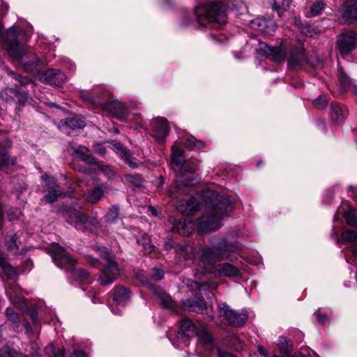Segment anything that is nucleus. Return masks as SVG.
<instances>
[{
    "label": "nucleus",
    "instance_id": "f257e3e1",
    "mask_svg": "<svg viewBox=\"0 0 357 357\" xmlns=\"http://www.w3.org/2000/svg\"><path fill=\"white\" fill-rule=\"evenodd\" d=\"M234 208L233 203L229 197H225L214 207L208 209L197 223L182 218L174 224L172 230L182 236H188L192 232L197 225L198 232L201 234L213 231L221 227L222 218L229 215Z\"/></svg>",
    "mask_w": 357,
    "mask_h": 357
},
{
    "label": "nucleus",
    "instance_id": "f03ea898",
    "mask_svg": "<svg viewBox=\"0 0 357 357\" xmlns=\"http://www.w3.org/2000/svg\"><path fill=\"white\" fill-rule=\"evenodd\" d=\"M171 151V165L177 172L174 190L169 189L168 195L172 199H178L188 193L194 183L193 173L197 165L192 159H185L184 151L178 143L172 146Z\"/></svg>",
    "mask_w": 357,
    "mask_h": 357
},
{
    "label": "nucleus",
    "instance_id": "7ed1b4c3",
    "mask_svg": "<svg viewBox=\"0 0 357 357\" xmlns=\"http://www.w3.org/2000/svg\"><path fill=\"white\" fill-rule=\"evenodd\" d=\"M79 96L96 109L108 112L113 118L123 121L129 114L126 105L117 99H113L112 93L101 86L90 90H80Z\"/></svg>",
    "mask_w": 357,
    "mask_h": 357
},
{
    "label": "nucleus",
    "instance_id": "20e7f679",
    "mask_svg": "<svg viewBox=\"0 0 357 357\" xmlns=\"http://www.w3.org/2000/svg\"><path fill=\"white\" fill-rule=\"evenodd\" d=\"M193 17L200 26H205V22L221 26L227 20V6L219 0H201L195 8Z\"/></svg>",
    "mask_w": 357,
    "mask_h": 357
},
{
    "label": "nucleus",
    "instance_id": "39448f33",
    "mask_svg": "<svg viewBox=\"0 0 357 357\" xmlns=\"http://www.w3.org/2000/svg\"><path fill=\"white\" fill-rule=\"evenodd\" d=\"M197 336L198 342L206 349L211 351L214 348L212 336L207 332L205 326L199 323L195 324L188 319H183L180 326V330L176 335L179 342L187 343L190 337Z\"/></svg>",
    "mask_w": 357,
    "mask_h": 357
},
{
    "label": "nucleus",
    "instance_id": "423d86ee",
    "mask_svg": "<svg viewBox=\"0 0 357 357\" xmlns=\"http://www.w3.org/2000/svg\"><path fill=\"white\" fill-rule=\"evenodd\" d=\"M49 252L54 264L61 268L72 272L75 280L84 281L89 278V275L86 271L82 268H75L76 260L70 257L66 250L59 243H52L49 248Z\"/></svg>",
    "mask_w": 357,
    "mask_h": 357
},
{
    "label": "nucleus",
    "instance_id": "0eeeda50",
    "mask_svg": "<svg viewBox=\"0 0 357 357\" xmlns=\"http://www.w3.org/2000/svg\"><path fill=\"white\" fill-rule=\"evenodd\" d=\"M101 257L105 261V264L101 271L98 281L102 285H109L112 284L120 275L121 269L114 258L107 250H103L101 252Z\"/></svg>",
    "mask_w": 357,
    "mask_h": 357
},
{
    "label": "nucleus",
    "instance_id": "6e6552de",
    "mask_svg": "<svg viewBox=\"0 0 357 357\" xmlns=\"http://www.w3.org/2000/svg\"><path fill=\"white\" fill-rule=\"evenodd\" d=\"M336 236L337 243L340 242L348 243L349 247L343 250L346 261L350 264L357 263V231L347 229L342 233L341 239L337 236V231L335 228L333 229Z\"/></svg>",
    "mask_w": 357,
    "mask_h": 357
},
{
    "label": "nucleus",
    "instance_id": "1a4fd4ad",
    "mask_svg": "<svg viewBox=\"0 0 357 357\" xmlns=\"http://www.w3.org/2000/svg\"><path fill=\"white\" fill-rule=\"evenodd\" d=\"M219 315L225 319L229 325L241 327L244 325L248 314L245 311L241 312L231 310L225 303H218Z\"/></svg>",
    "mask_w": 357,
    "mask_h": 357
},
{
    "label": "nucleus",
    "instance_id": "9d476101",
    "mask_svg": "<svg viewBox=\"0 0 357 357\" xmlns=\"http://www.w3.org/2000/svg\"><path fill=\"white\" fill-rule=\"evenodd\" d=\"M337 48L342 55H347L357 46V33L352 30L342 32L337 38Z\"/></svg>",
    "mask_w": 357,
    "mask_h": 357
},
{
    "label": "nucleus",
    "instance_id": "9b49d317",
    "mask_svg": "<svg viewBox=\"0 0 357 357\" xmlns=\"http://www.w3.org/2000/svg\"><path fill=\"white\" fill-rule=\"evenodd\" d=\"M340 16L348 24L357 22V0H345L340 7Z\"/></svg>",
    "mask_w": 357,
    "mask_h": 357
},
{
    "label": "nucleus",
    "instance_id": "f8f14e48",
    "mask_svg": "<svg viewBox=\"0 0 357 357\" xmlns=\"http://www.w3.org/2000/svg\"><path fill=\"white\" fill-rule=\"evenodd\" d=\"M43 186L50 190L48 194L45 196V198L48 202L52 203L57 200L59 197H65L66 193L61 192L58 189V187H55V183L53 178L49 176L47 174H45L41 176Z\"/></svg>",
    "mask_w": 357,
    "mask_h": 357
},
{
    "label": "nucleus",
    "instance_id": "ddd939ff",
    "mask_svg": "<svg viewBox=\"0 0 357 357\" xmlns=\"http://www.w3.org/2000/svg\"><path fill=\"white\" fill-rule=\"evenodd\" d=\"M176 208L181 213L190 215H194L199 211V204L194 197L188 199H181L176 203Z\"/></svg>",
    "mask_w": 357,
    "mask_h": 357
},
{
    "label": "nucleus",
    "instance_id": "4468645a",
    "mask_svg": "<svg viewBox=\"0 0 357 357\" xmlns=\"http://www.w3.org/2000/svg\"><path fill=\"white\" fill-rule=\"evenodd\" d=\"M153 137L159 142H163L169 132V126L166 119L157 118L154 121Z\"/></svg>",
    "mask_w": 357,
    "mask_h": 357
},
{
    "label": "nucleus",
    "instance_id": "2eb2a0df",
    "mask_svg": "<svg viewBox=\"0 0 357 357\" xmlns=\"http://www.w3.org/2000/svg\"><path fill=\"white\" fill-rule=\"evenodd\" d=\"M64 215L66 221L77 229H82L88 220L84 213L76 210L67 211Z\"/></svg>",
    "mask_w": 357,
    "mask_h": 357
},
{
    "label": "nucleus",
    "instance_id": "dca6fc26",
    "mask_svg": "<svg viewBox=\"0 0 357 357\" xmlns=\"http://www.w3.org/2000/svg\"><path fill=\"white\" fill-rule=\"evenodd\" d=\"M213 273L215 276L231 278L240 275V270L238 267L230 263H223L217 265Z\"/></svg>",
    "mask_w": 357,
    "mask_h": 357
},
{
    "label": "nucleus",
    "instance_id": "f3484780",
    "mask_svg": "<svg viewBox=\"0 0 357 357\" xmlns=\"http://www.w3.org/2000/svg\"><path fill=\"white\" fill-rule=\"evenodd\" d=\"M252 27L266 34H271L276 29V24L272 20L257 18L251 22Z\"/></svg>",
    "mask_w": 357,
    "mask_h": 357
},
{
    "label": "nucleus",
    "instance_id": "a211bd4d",
    "mask_svg": "<svg viewBox=\"0 0 357 357\" xmlns=\"http://www.w3.org/2000/svg\"><path fill=\"white\" fill-rule=\"evenodd\" d=\"M45 82L52 85L59 86L66 80V75L60 70L49 69L43 74Z\"/></svg>",
    "mask_w": 357,
    "mask_h": 357
},
{
    "label": "nucleus",
    "instance_id": "6ab92c4d",
    "mask_svg": "<svg viewBox=\"0 0 357 357\" xmlns=\"http://www.w3.org/2000/svg\"><path fill=\"white\" fill-rule=\"evenodd\" d=\"M113 300L119 305H124L130 298L129 289L123 286L118 285L113 290Z\"/></svg>",
    "mask_w": 357,
    "mask_h": 357
},
{
    "label": "nucleus",
    "instance_id": "aec40b11",
    "mask_svg": "<svg viewBox=\"0 0 357 357\" xmlns=\"http://www.w3.org/2000/svg\"><path fill=\"white\" fill-rule=\"evenodd\" d=\"M105 190L104 185L96 186L93 189L88 190L84 196L86 202L93 204L100 202L104 197Z\"/></svg>",
    "mask_w": 357,
    "mask_h": 357
},
{
    "label": "nucleus",
    "instance_id": "412c9836",
    "mask_svg": "<svg viewBox=\"0 0 357 357\" xmlns=\"http://www.w3.org/2000/svg\"><path fill=\"white\" fill-rule=\"evenodd\" d=\"M306 61L305 52L302 50H298L291 54L288 66L291 69L301 68Z\"/></svg>",
    "mask_w": 357,
    "mask_h": 357
},
{
    "label": "nucleus",
    "instance_id": "4be33fe9",
    "mask_svg": "<svg viewBox=\"0 0 357 357\" xmlns=\"http://www.w3.org/2000/svg\"><path fill=\"white\" fill-rule=\"evenodd\" d=\"M153 292L163 307L169 310H174L175 303L169 295L162 291L159 288L153 287Z\"/></svg>",
    "mask_w": 357,
    "mask_h": 357
},
{
    "label": "nucleus",
    "instance_id": "5701e85b",
    "mask_svg": "<svg viewBox=\"0 0 357 357\" xmlns=\"http://www.w3.org/2000/svg\"><path fill=\"white\" fill-rule=\"evenodd\" d=\"M183 305L189 311L204 314L206 311L205 301L202 298L195 300H187L183 303Z\"/></svg>",
    "mask_w": 357,
    "mask_h": 357
},
{
    "label": "nucleus",
    "instance_id": "b1692460",
    "mask_svg": "<svg viewBox=\"0 0 357 357\" xmlns=\"http://www.w3.org/2000/svg\"><path fill=\"white\" fill-rule=\"evenodd\" d=\"M338 79L344 90H351L357 95V86L352 84L351 79L345 74L341 66L338 67Z\"/></svg>",
    "mask_w": 357,
    "mask_h": 357
},
{
    "label": "nucleus",
    "instance_id": "393cba45",
    "mask_svg": "<svg viewBox=\"0 0 357 357\" xmlns=\"http://www.w3.org/2000/svg\"><path fill=\"white\" fill-rule=\"evenodd\" d=\"M17 291V288L14 287L13 292H11V289H7L6 292L13 305L21 310H24L26 308V300L20 297Z\"/></svg>",
    "mask_w": 357,
    "mask_h": 357
},
{
    "label": "nucleus",
    "instance_id": "a878e982",
    "mask_svg": "<svg viewBox=\"0 0 357 357\" xmlns=\"http://www.w3.org/2000/svg\"><path fill=\"white\" fill-rule=\"evenodd\" d=\"M287 51L285 47L280 45L279 47H272L268 57H271L275 62H280L284 60Z\"/></svg>",
    "mask_w": 357,
    "mask_h": 357
},
{
    "label": "nucleus",
    "instance_id": "bb28decb",
    "mask_svg": "<svg viewBox=\"0 0 357 357\" xmlns=\"http://www.w3.org/2000/svg\"><path fill=\"white\" fill-rule=\"evenodd\" d=\"M29 313H30L31 318L33 321V328L30 326L29 324H28V323L26 324L24 326L26 333L27 334L36 333V335H38L40 328V325L38 324V323L36 321V312L34 309H31L29 310Z\"/></svg>",
    "mask_w": 357,
    "mask_h": 357
},
{
    "label": "nucleus",
    "instance_id": "cd10ccee",
    "mask_svg": "<svg viewBox=\"0 0 357 357\" xmlns=\"http://www.w3.org/2000/svg\"><path fill=\"white\" fill-rule=\"evenodd\" d=\"M75 152L80 160L89 164L94 162V158L91 157L89 150L86 146H78L75 149Z\"/></svg>",
    "mask_w": 357,
    "mask_h": 357
},
{
    "label": "nucleus",
    "instance_id": "c85d7f7f",
    "mask_svg": "<svg viewBox=\"0 0 357 357\" xmlns=\"http://www.w3.org/2000/svg\"><path fill=\"white\" fill-rule=\"evenodd\" d=\"M214 245L220 250L230 252H238L241 250L239 246L228 243L225 240H222L218 243H214Z\"/></svg>",
    "mask_w": 357,
    "mask_h": 357
},
{
    "label": "nucleus",
    "instance_id": "c756f323",
    "mask_svg": "<svg viewBox=\"0 0 357 357\" xmlns=\"http://www.w3.org/2000/svg\"><path fill=\"white\" fill-rule=\"evenodd\" d=\"M344 216L347 223L354 227H357V211L349 207L347 211H344Z\"/></svg>",
    "mask_w": 357,
    "mask_h": 357
},
{
    "label": "nucleus",
    "instance_id": "7c9ffc66",
    "mask_svg": "<svg viewBox=\"0 0 357 357\" xmlns=\"http://www.w3.org/2000/svg\"><path fill=\"white\" fill-rule=\"evenodd\" d=\"M0 268L3 273L9 278L15 277L17 275V271L6 260V259L0 257Z\"/></svg>",
    "mask_w": 357,
    "mask_h": 357
},
{
    "label": "nucleus",
    "instance_id": "2f4dec72",
    "mask_svg": "<svg viewBox=\"0 0 357 357\" xmlns=\"http://www.w3.org/2000/svg\"><path fill=\"white\" fill-rule=\"evenodd\" d=\"M8 250L13 253H17L18 246L17 244V236L15 233L7 234L5 238Z\"/></svg>",
    "mask_w": 357,
    "mask_h": 357
},
{
    "label": "nucleus",
    "instance_id": "473e14b6",
    "mask_svg": "<svg viewBox=\"0 0 357 357\" xmlns=\"http://www.w3.org/2000/svg\"><path fill=\"white\" fill-rule=\"evenodd\" d=\"M3 145L0 144V168L8 166L9 165H15V161L10 158L7 152L2 149Z\"/></svg>",
    "mask_w": 357,
    "mask_h": 357
},
{
    "label": "nucleus",
    "instance_id": "72a5a7b5",
    "mask_svg": "<svg viewBox=\"0 0 357 357\" xmlns=\"http://www.w3.org/2000/svg\"><path fill=\"white\" fill-rule=\"evenodd\" d=\"M331 109V116L333 121L335 123H340V122H342L343 120V115L340 107L337 104L332 103Z\"/></svg>",
    "mask_w": 357,
    "mask_h": 357
},
{
    "label": "nucleus",
    "instance_id": "f704fd0d",
    "mask_svg": "<svg viewBox=\"0 0 357 357\" xmlns=\"http://www.w3.org/2000/svg\"><path fill=\"white\" fill-rule=\"evenodd\" d=\"M45 352L48 354H52L55 357H66L65 349L57 348L52 343L45 348Z\"/></svg>",
    "mask_w": 357,
    "mask_h": 357
},
{
    "label": "nucleus",
    "instance_id": "c9c22d12",
    "mask_svg": "<svg viewBox=\"0 0 357 357\" xmlns=\"http://www.w3.org/2000/svg\"><path fill=\"white\" fill-rule=\"evenodd\" d=\"M67 126L70 127L73 129H80L85 126V122L77 117L71 118L66 121Z\"/></svg>",
    "mask_w": 357,
    "mask_h": 357
},
{
    "label": "nucleus",
    "instance_id": "e433bc0d",
    "mask_svg": "<svg viewBox=\"0 0 357 357\" xmlns=\"http://www.w3.org/2000/svg\"><path fill=\"white\" fill-rule=\"evenodd\" d=\"M175 249L179 252V254L185 259H189L190 255L192 253V248L189 245H176Z\"/></svg>",
    "mask_w": 357,
    "mask_h": 357
},
{
    "label": "nucleus",
    "instance_id": "4c0bfd02",
    "mask_svg": "<svg viewBox=\"0 0 357 357\" xmlns=\"http://www.w3.org/2000/svg\"><path fill=\"white\" fill-rule=\"evenodd\" d=\"M218 257L217 253L212 248H207L202 250V260L211 261Z\"/></svg>",
    "mask_w": 357,
    "mask_h": 357
},
{
    "label": "nucleus",
    "instance_id": "58836bf2",
    "mask_svg": "<svg viewBox=\"0 0 357 357\" xmlns=\"http://www.w3.org/2000/svg\"><path fill=\"white\" fill-rule=\"evenodd\" d=\"M328 104V100L324 96H319L317 98L313 100V105L318 109H324Z\"/></svg>",
    "mask_w": 357,
    "mask_h": 357
},
{
    "label": "nucleus",
    "instance_id": "ea45409f",
    "mask_svg": "<svg viewBox=\"0 0 357 357\" xmlns=\"http://www.w3.org/2000/svg\"><path fill=\"white\" fill-rule=\"evenodd\" d=\"M137 243L144 247L145 253L151 252L152 246L151 245V239L147 234L143 235L141 239L137 240Z\"/></svg>",
    "mask_w": 357,
    "mask_h": 357
},
{
    "label": "nucleus",
    "instance_id": "a19ab883",
    "mask_svg": "<svg viewBox=\"0 0 357 357\" xmlns=\"http://www.w3.org/2000/svg\"><path fill=\"white\" fill-rule=\"evenodd\" d=\"M6 315L10 321L15 325H18L20 322V318L18 314L11 307H7L6 310Z\"/></svg>",
    "mask_w": 357,
    "mask_h": 357
},
{
    "label": "nucleus",
    "instance_id": "79ce46f5",
    "mask_svg": "<svg viewBox=\"0 0 357 357\" xmlns=\"http://www.w3.org/2000/svg\"><path fill=\"white\" fill-rule=\"evenodd\" d=\"M119 215V210L116 206H112L105 215V220L107 222H113L117 218Z\"/></svg>",
    "mask_w": 357,
    "mask_h": 357
},
{
    "label": "nucleus",
    "instance_id": "37998d69",
    "mask_svg": "<svg viewBox=\"0 0 357 357\" xmlns=\"http://www.w3.org/2000/svg\"><path fill=\"white\" fill-rule=\"evenodd\" d=\"M271 48L272 47L268 46L265 43H259V47L256 49V51L259 55L268 56L271 52Z\"/></svg>",
    "mask_w": 357,
    "mask_h": 357
},
{
    "label": "nucleus",
    "instance_id": "c03bdc74",
    "mask_svg": "<svg viewBox=\"0 0 357 357\" xmlns=\"http://www.w3.org/2000/svg\"><path fill=\"white\" fill-rule=\"evenodd\" d=\"M113 150L119 155H121L123 159L128 153L130 150L124 147L121 143H114L113 144Z\"/></svg>",
    "mask_w": 357,
    "mask_h": 357
},
{
    "label": "nucleus",
    "instance_id": "a18cd8bd",
    "mask_svg": "<svg viewBox=\"0 0 357 357\" xmlns=\"http://www.w3.org/2000/svg\"><path fill=\"white\" fill-rule=\"evenodd\" d=\"M186 145L190 149H200L203 147L204 144L201 141H198L194 137H190L186 141Z\"/></svg>",
    "mask_w": 357,
    "mask_h": 357
},
{
    "label": "nucleus",
    "instance_id": "49530a36",
    "mask_svg": "<svg viewBox=\"0 0 357 357\" xmlns=\"http://www.w3.org/2000/svg\"><path fill=\"white\" fill-rule=\"evenodd\" d=\"M324 6V2L321 1H316L313 3L310 8L312 15H319L323 10Z\"/></svg>",
    "mask_w": 357,
    "mask_h": 357
},
{
    "label": "nucleus",
    "instance_id": "de8ad7c7",
    "mask_svg": "<svg viewBox=\"0 0 357 357\" xmlns=\"http://www.w3.org/2000/svg\"><path fill=\"white\" fill-rule=\"evenodd\" d=\"M123 159L130 167L137 168L138 167L137 160L132 156L130 152H129L128 155H126Z\"/></svg>",
    "mask_w": 357,
    "mask_h": 357
},
{
    "label": "nucleus",
    "instance_id": "09e8293b",
    "mask_svg": "<svg viewBox=\"0 0 357 357\" xmlns=\"http://www.w3.org/2000/svg\"><path fill=\"white\" fill-rule=\"evenodd\" d=\"M291 3V0H282L281 7L278 6L276 3H274V4L273 5V8L274 10H276L278 13V15H280L281 14H280V9L282 8V10H286L289 7Z\"/></svg>",
    "mask_w": 357,
    "mask_h": 357
},
{
    "label": "nucleus",
    "instance_id": "8fccbe9b",
    "mask_svg": "<svg viewBox=\"0 0 357 357\" xmlns=\"http://www.w3.org/2000/svg\"><path fill=\"white\" fill-rule=\"evenodd\" d=\"M99 169L107 177L112 178L114 176V172L107 165L99 166Z\"/></svg>",
    "mask_w": 357,
    "mask_h": 357
},
{
    "label": "nucleus",
    "instance_id": "3c124183",
    "mask_svg": "<svg viewBox=\"0 0 357 357\" xmlns=\"http://www.w3.org/2000/svg\"><path fill=\"white\" fill-rule=\"evenodd\" d=\"M314 314L317 317V321L321 324H324L328 320L327 316L324 314H321L319 310L316 312Z\"/></svg>",
    "mask_w": 357,
    "mask_h": 357
},
{
    "label": "nucleus",
    "instance_id": "603ef678",
    "mask_svg": "<svg viewBox=\"0 0 357 357\" xmlns=\"http://www.w3.org/2000/svg\"><path fill=\"white\" fill-rule=\"evenodd\" d=\"M93 149L96 153H98L100 155H103L106 153L105 148L104 147L103 145H102L100 144L94 145Z\"/></svg>",
    "mask_w": 357,
    "mask_h": 357
},
{
    "label": "nucleus",
    "instance_id": "864d4df0",
    "mask_svg": "<svg viewBox=\"0 0 357 357\" xmlns=\"http://www.w3.org/2000/svg\"><path fill=\"white\" fill-rule=\"evenodd\" d=\"M63 62L65 65V66L70 71H75V65L73 62H72L69 59H64L63 60Z\"/></svg>",
    "mask_w": 357,
    "mask_h": 357
},
{
    "label": "nucleus",
    "instance_id": "5fc2aeb1",
    "mask_svg": "<svg viewBox=\"0 0 357 357\" xmlns=\"http://www.w3.org/2000/svg\"><path fill=\"white\" fill-rule=\"evenodd\" d=\"M153 276L156 280H161L164 278V272L158 268H154L153 270Z\"/></svg>",
    "mask_w": 357,
    "mask_h": 357
},
{
    "label": "nucleus",
    "instance_id": "6e6d98bb",
    "mask_svg": "<svg viewBox=\"0 0 357 357\" xmlns=\"http://www.w3.org/2000/svg\"><path fill=\"white\" fill-rule=\"evenodd\" d=\"M349 192L351 193V196L357 202V186H350Z\"/></svg>",
    "mask_w": 357,
    "mask_h": 357
},
{
    "label": "nucleus",
    "instance_id": "4d7b16f0",
    "mask_svg": "<svg viewBox=\"0 0 357 357\" xmlns=\"http://www.w3.org/2000/svg\"><path fill=\"white\" fill-rule=\"evenodd\" d=\"M258 351L261 356L264 357H268V351L263 346H258Z\"/></svg>",
    "mask_w": 357,
    "mask_h": 357
},
{
    "label": "nucleus",
    "instance_id": "13d9d810",
    "mask_svg": "<svg viewBox=\"0 0 357 357\" xmlns=\"http://www.w3.org/2000/svg\"><path fill=\"white\" fill-rule=\"evenodd\" d=\"M70 357H86V354L79 350L75 351Z\"/></svg>",
    "mask_w": 357,
    "mask_h": 357
},
{
    "label": "nucleus",
    "instance_id": "bf43d9fd",
    "mask_svg": "<svg viewBox=\"0 0 357 357\" xmlns=\"http://www.w3.org/2000/svg\"><path fill=\"white\" fill-rule=\"evenodd\" d=\"M218 357H236V356H234V355H232L229 353L222 352V351L218 349Z\"/></svg>",
    "mask_w": 357,
    "mask_h": 357
},
{
    "label": "nucleus",
    "instance_id": "052dcab7",
    "mask_svg": "<svg viewBox=\"0 0 357 357\" xmlns=\"http://www.w3.org/2000/svg\"><path fill=\"white\" fill-rule=\"evenodd\" d=\"M137 126L140 128H144L145 126V123L142 122L141 117L139 115H137Z\"/></svg>",
    "mask_w": 357,
    "mask_h": 357
},
{
    "label": "nucleus",
    "instance_id": "680f3d73",
    "mask_svg": "<svg viewBox=\"0 0 357 357\" xmlns=\"http://www.w3.org/2000/svg\"><path fill=\"white\" fill-rule=\"evenodd\" d=\"M309 27H306V30H303V32L307 36L312 37L313 36L312 32L308 30Z\"/></svg>",
    "mask_w": 357,
    "mask_h": 357
},
{
    "label": "nucleus",
    "instance_id": "e2e57ef3",
    "mask_svg": "<svg viewBox=\"0 0 357 357\" xmlns=\"http://www.w3.org/2000/svg\"><path fill=\"white\" fill-rule=\"evenodd\" d=\"M291 357H312L311 356H306L301 353H298V354H295L294 355H292ZM313 357H319L317 355H314V356Z\"/></svg>",
    "mask_w": 357,
    "mask_h": 357
},
{
    "label": "nucleus",
    "instance_id": "0e129e2a",
    "mask_svg": "<svg viewBox=\"0 0 357 357\" xmlns=\"http://www.w3.org/2000/svg\"><path fill=\"white\" fill-rule=\"evenodd\" d=\"M8 74L13 75V78L15 79H20L21 78L20 75H18L13 71H9Z\"/></svg>",
    "mask_w": 357,
    "mask_h": 357
},
{
    "label": "nucleus",
    "instance_id": "69168bd1",
    "mask_svg": "<svg viewBox=\"0 0 357 357\" xmlns=\"http://www.w3.org/2000/svg\"><path fill=\"white\" fill-rule=\"evenodd\" d=\"M3 217V208H2V205H1V204L0 203V226H1V224H2Z\"/></svg>",
    "mask_w": 357,
    "mask_h": 357
},
{
    "label": "nucleus",
    "instance_id": "338daca9",
    "mask_svg": "<svg viewBox=\"0 0 357 357\" xmlns=\"http://www.w3.org/2000/svg\"><path fill=\"white\" fill-rule=\"evenodd\" d=\"M31 349H33V351H32V354H33V356H37V355H38V350H37V349H35V345H33V346L31 347Z\"/></svg>",
    "mask_w": 357,
    "mask_h": 357
},
{
    "label": "nucleus",
    "instance_id": "774afa93",
    "mask_svg": "<svg viewBox=\"0 0 357 357\" xmlns=\"http://www.w3.org/2000/svg\"><path fill=\"white\" fill-rule=\"evenodd\" d=\"M3 144H4L3 146H8V147H9V146H10V145H11V142H10V140H8V139L5 140V141L3 142Z\"/></svg>",
    "mask_w": 357,
    "mask_h": 357
}]
</instances>
